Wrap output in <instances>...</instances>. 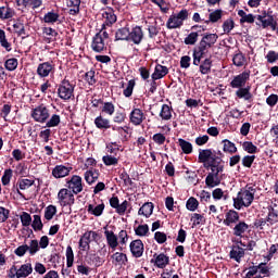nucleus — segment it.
<instances>
[{
    "label": "nucleus",
    "instance_id": "1",
    "mask_svg": "<svg viewBox=\"0 0 278 278\" xmlns=\"http://www.w3.org/2000/svg\"><path fill=\"white\" fill-rule=\"evenodd\" d=\"M224 157L225 154L220 150H199V163L203 164L206 170L211 169L205 178L206 188H216V186H220V177H218V175L225 172Z\"/></svg>",
    "mask_w": 278,
    "mask_h": 278
},
{
    "label": "nucleus",
    "instance_id": "2",
    "mask_svg": "<svg viewBox=\"0 0 278 278\" xmlns=\"http://www.w3.org/2000/svg\"><path fill=\"white\" fill-rule=\"evenodd\" d=\"M218 42V36L216 34L206 33L203 35L199 45L193 49V65L199 66L201 60L207 55L210 49L214 47V43Z\"/></svg>",
    "mask_w": 278,
    "mask_h": 278
},
{
    "label": "nucleus",
    "instance_id": "3",
    "mask_svg": "<svg viewBox=\"0 0 278 278\" xmlns=\"http://www.w3.org/2000/svg\"><path fill=\"white\" fill-rule=\"evenodd\" d=\"M255 192L256 190L252 187L247 185L242 188L237 198H233V207L235 210H242V207H251L253 201H255Z\"/></svg>",
    "mask_w": 278,
    "mask_h": 278
},
{
    "label": "nucleus",
    "instance_id": "4",
    "mask_svg": "<svg viewBox=\"0 0 278 278\" xmlns=\"http://www.w3.org/2000/svg\"><path fill=\"white\" fill-rule=\"evenodd\" d=\"M255 21L256 25L263 29H266V27H270V25H273V17L266 14V12L258 15L245 14L242 23H255Z\"/></svg>",
    "mask_w": 278,
    "mask_h": 278
},
{
    "label": "nucleus",
    "instance_id": "5",
    "mask_svg": "<svg viewBox=\"0 0 278 278\" xmlns=\"http://www.w3.org/2000/svg\"><path fill=\"white\" fill-rule=\"evenodd\" d=\"M184 21H188V10L182 9L179 13H173L167 20V29H179L184 26Z\"/></svg>",
    "mask_w": 278,
    "mask_h": 278
},
{
    "label": "nucleus",
    "instance_id": "6",
    "mask_svg": "<svg viewBox=\"0 0 278 278\" xmlns=\"http://www.w3.org/2000/svg\"><path fill=\"white\" fill-rule=\"evenodd\" d=\"M66 188L73 194H79L84 192V180L79 175H73L71 178L66 179Z\"/></svg>",
    "mask_w": 278,
    "mask_h": 278
},
{
    "label": "nucleus",
    "instance_id": "7",
    "mask_svg": "<svg viewBox=\"0 0 278 278\" xmlns=\"http://www.w3.org/2000/svg\"><path fill=\"white\" fill-rule=\"evenodd\" d=\"M58 200L61 207L75 205V193L71 192V190L66 188H63L59 190Z\"/></svg>",
    "mask_w": 278,
    "mask_h": 278
},
{
    "label": "nucleus",
    "instance_id": "8",
    "mask_svg": "<svg viewBox=\"0 0 278 278\" xmlns=\"http://www.w3.org/2000/svg\"><path fill=\"white\" fill-rule=\"evenodd\" d=\"M60 99L64 101H68V99H73V92H75V86L71 84V81L64 79L58 89Z\"/></svg>",
    "mask_w": 278,
    "mask_h": 278
},
{
    "label": "nucleus",
    "instance_id": "9",
    "mask_svg": "<svg viewBox=\"0 0 278 278\" xmlns=\"http://www.w3.org/2000/svg\"><path fill=\"white\" fill-rule=\"evenodd\" d=\"M30 116L36 123H47L51 114L49 113V109H47V106L38 105L33 109Z\"/></svg>",
    "mask_w": 278,
    "mask_h": 278
},
{
    "label": "nucleus",
    "instance_id": "10",
    "mask_svg": "<svg viewBox=\"0 0 278 278\" xmlns=\"http://www.w3.org/2000/svg\"><path fill=\"white\" fill-rule=\"evenodd\" d=\"M110 206L115 210L116 214L119 216H125V213L127 212V207H129V202L125 200L123 203H121V200H118L117 195H113L109 200Z\"/></svg>",
    "mask_w": 278,
    "mask_h": 278
},
{
    "label": "nucleus",
    "instance_id": "11",
    "mask_svg": "<svg viewBox=\"0 0 278 278\" xmlns=\"http://www.w3.org/2000/svg\"><path fill=\"white\" fill-rule=\"evenodd\" d=\"M103 229L109 249H111L113 252L116 251V249L119 247L118 236H116V233H114L112 230H109L108 225L104 226Z\"/></svg>",
    "mask_w": 278,
    "mask_h": 278
},
{
    "label": "nucleus",
    "instance_id": "12",
    "mask_svg": "<svg viewBox=\"0 0 278 278\" xmlns=\"http://www.w3.org/2000/svg\"><path fill=\"white\" fill-rule=\"evenodd\" d=\"M251 77V71H244L241 74L233 77L230 83L231 88H244L247 80Z\"/></svg>",
    "mask_w": 278,
    "mask_h": 278
},
{
    "label": "nucleus",
    "instance_id": "13",
    "mask_svg": "<svg viewBox=\"0 0 278 278\" xmlns=\"http://www.w3.org/2000/svg\"><path fill=\"white\" fill-rule=\"evenodd\" d=\"M129 248L132 257H142L144 254V243H142V240L140 239L131 241Z\"/></svg>",
    "mask_w": 278,
    "mask_h": 278
},
{
    "label": "nucleus",
    "instance_id": "14",
    "mask_svg": "<svg viewBox=\"0 0 278 278\" xmlns=\"http://www.w3.org/2000/svg\"><path fill=\"white\" fill-rule=\"evenodd\" d=\"M71 170H73L72 166L56 165L52 169V177H54V179H63V177H68L71 175Z\"/></svg>",
    "mask_w": 278,
    "mask_h": 278
},
{
    "label": "nucleus",
    "instance_id": "15",
    "mask_svg": "<svg viewBox=\"0 0 278 278\" xmlns=\"http://www.w3.org/2000/svg\"><path fill=\"white\" fill-rule=\"evenodd\" d=\"M142 38H144L142 27L135 26L129 30L128 41L134 42V45H140V42H142Z\"/></svg>",
    "mask_w": 278,
    "mask_h": 278
},
{
    "label": "nucleus",
    "instance_id": "16",
    "mask_svg": "<svg viewBox=\"0 0 278 278\" xmlns=\"http://www.w3.org/2000/svg\"><path fill=\"white\" fill-rule=\"evenodd\" d=\"M153 257L154 258L151 260V264H154L156 268H166L168 264H170V257L164 253H155Z\"/></svg>",
    "mask_w": 278,
    "mask_h": 278
},
{
    "label": "nucleus",
    "instance_id": "17",
    "mask_svg": "<svg viewBox=\"0 0 278 278\" xmlns=\"http://www.w3.org/2000/svg\"><path fill=\"white\" fill-rule=\"evenodd\" d=\"M240 220V213L233 210H229L225 214L224 225L226 227H233Z\"/></svg>",
    "mask_w": 278,
    "mask_h": 278
},
{
    "label": "nucleus",
    "instance_id": "18",
    "mask_svg": "<svg viewBox=\"0 0 278 278\" xmlns=\"http://www.w3.org/2000/svg\"><path fill=\"white\" fill-rule=\"evenodd\" d=\"M249 229V224L239 219L238 223L235 224V227H232V233L236 236V238H244V233L248 232Z\"/></svg>",
    "mask_w": 278,
    "mask_h": 278
},
{
    "label": "nucleus",
    "instance_id": "19",
    "mask_svg": "<svg viewBox=\"0 0 278 278\" xmlns=\"http://www.w3.org/2000/svg\"><path fill=\"white\" fill-rule=\"evenodd\" d=\"M18 188L16 189L17 194L21 197V199H25V194L21 192V190H29L31 186H36V180L22 178L17 180Z\"/></svg>",
    "mask_w": 278,
    "mask_h": 278
},
{
    "label": "nucleus",
    "instance_id": "20",
    "mask_svg": "<svg viewBox=\"0 0 278 278\" xmlns=\"http://www.w3.org/2000/svg\"><path fill=\"white\" fill-rule=\"evenodd\" d=\"M53 68L54 66H53V63L51 62L40 63L37 66V75L40 76L41 78L49 77V74L53 73Z\"/></svg>",
    "mask_w": 278,
    "mask_h": 278
},
{
    "label": "nucleus",
    "instance_id": "21",
    "mask_svg": "<svg viewBox=\"0 0 278 278\" xmlns=\"http://www.w3.org/2000/svg\"><path fill=\"white\" fill-rule=\"evenodd\" d=\"M91 49H93L96 53H101V51L105 49V40L103 39V35L101 33L96 34L93 37Z\"/></svg>",
    "mask_w": 278,
    "mask_h": 278
},
{
    "label": "nucleus",
    "instance_id": "22",
    "mask_svg": "<svg viewBox=\"0 0 278 278\" xmlns=\"http://www.w3.org/2000/svg\"><path fill=\"white\" fill-rule=\"evenodd\" d=\"M90 242H92V239L88 236V233L87 232L83 233V236H80V239L78 241L79 251L88 253V251H90Z\"/></svg>",
    "mask_w": 278,
    "mask_h": 278
},
{
    "label": "nucleus",
    "instance_id": "23",
    "mask_svg": "<svg viewBox=\"0 0 278 278\" xmlns=\"http://www.w3.org/2000/svg\"><path fill=\"white\" fill-rule=\"evenodd\" d=\"M144 121V113L140 109H135L130 113V123L132 125H142V122Z\"/></svg>",
    "mask_w": 278,
    "mask_h": 278
},
{
    "label": "nucleus",
    "instance_id": "24",
    "mask_svg": "<svg viewBox=\"0 0 278 278\" xmlns=\"http://www.w3.org/2000/svg\"><path fill=\"white\" fill-rule=\"evenodd\" d=\"M155 208V205L153 202H146L138 211L139 216H144L146 218H151L153 214V210Z\"/></svg>",
    "mask_w": 278,
    "mask_h": 278
},
{
    "label": "nucleus",
    "instance_id": "25",
    "mask_svg": "<svg viewBox=\"0 0 278 278\" xmlns=\"http://www.w3.org/2000/svg\"><path fill=\"white\" fill-rule=\"evenodd\" d=\"M167 73H168V67L157 64L154 68L153 74L151 75V78L154 81H157V79H163V77H166Z\"/></svg>",
    "mask_w": 278,
    "mask_h": 278
},
{
    "label": "nucleus",
    "instance_id": "26",
    "mask_svg": "<svg viewBox=\"0 0 278 278\" xmlns=\"http://www.w3.org/2000/svg\"><path fill=\"white\" fill-rule=\"evenodd\" d=\"M111 258L113 260V264H115V266H127V263L129 262L127 254L123 252H115Z\"/></svg>",
    "mask_w": 278,
    "mask_h": 278
},
{
    "label": "nucleus",
    "instance_id": "27",
    "mask_svg": "<svg viewBox=\"0 0 278 278\" xmlns=\"http://www.w3.org/2000/svg\"><path fill=\"white\" fill-rule=\"evenodd\" d=\"M230 260H235V262H238L240 264L242 257H244V249L240 248V245L232 247L230 251Z\"/></svg>",
    "mask_w": 278,
    "mask_h": 278
},
{
    "label": "nucleus",
    "instance_id": "28",
    "mask_svg": "<svg viewBox=\"0 0 278 278\" xmlns=\"http://www.w3.org/2000/svg\"><path fill=\"white\" fill-rule=\"evenodd\" d=\"M34 273V267H31V263H26L21 265L17 269V278H26L29 277Z\"/></svg>",
    "mask_w": 278,
    "mask_h": 278
},
{
    "label": "nucleus",
    "instance_id": "29",
    "mask_svg": "<svg viewBox=\"0 0 278 278\" xmlns=\"http://www.w3.org/2000/svg\"><path fill=\"white\" fill-rule=\"evenodd\" d=\"M104 210H105L104 203L98 204L97 206L92 204H88L87 206L88 214H91L92 216H97V217L102 216Z\"/></svg>",
    "mask_w": 278,
    "mask_h": 278
},
{
    "label": "nucleus",
    "instance_id": "30",
    "mask_svg": "<svg viewBox=\"0 0 278 278\" xmlns=\"http://www.w3.org/2000/svg\"><path fill=\"white\" fill-rule=\"evenodd\" d=\"M253 227L260 229V231H266L270 229V224L267 218L260 217L254 219Z\"/></svg>",
    "mask_w": 278,
    "mask_h": 278
},
{
    "label": "nucleus",
    "instance_id": "31",
    "mask_svg": "<svg viewBox=\"0 0 278 278\" xmlns=\"http://www.w3.org/2000/svg\"><path fill=\"white\" fill-rule=\"evenodd\" d=\"M16 13L13 11L12 8L4 5L0 7V20L1 21H8L10 18H14V15Z\"/></svg>",
    "mask_w": 278,
    "mask_h": 278
},
{
    "label": "nucleus",
    "instance_id": "32",
    "mask_svg": "<svg viewBox=\"0 0 278 278\" xmlns=\"http://www.w3.org/2000/svg\"><path fill=\"white\" fill-rule=\"evenodd\" d=\"M222 144L224 153H229L230 155H233V153H238V148L236 147V143L231 142L229 139H224L222 141Z\"/></svg>",
    "mask_w": 278,
    "mask_h": 278
},
{
    "label": "nucleus",
    "instance_id": "33",
    "mask_svg": "<svg viewBox=\"0 0 278 278\" xmlns=\"http://www.w3.org/2000/svg\"><path fill=\"white\" fill-rule=\"evenodd\" d=\"M88 260H89L88 264L90 266H94L96 268H99V267H101L102 264H105V260H103V257L99 256L96 253L89 254Z\"/></svg>",
    "mask_w": 278,
    "mask_h": 278
},
{
    "label": "nucleus",
    "instance_id": "34",
    "mask_svg": "<svg viewBox=\"0 0 278 278\" xmlns=\"http://www.w3.org/2000/svg\"><path fill=\"white\" fill-rule=\"evenodd\" d=\"M200 73L202 75H210L212 73V59L207 58L204 61H200Z\"/></svg>",
    "mask_w": 278,
    "mask_h": 278
},
{
    "label": "nucleus",
    "instance_id": "35",
    "mask_svg": "<svg viewBox=\"0 0 278 278\" xmlns=\"http://www.w3.org/2000/svg\"><path fill=\"white\" fill-rule=\"evenodd\" d=\"M178 144L182 151V153H185V155H190V153H192L193 148H192V143L189 141H186V139H178Z\"/></svg>",
    "mask_w": 278,
    "mask_h": 278
},
{
    "label": "nucleus",
    "instance_id": "36",
    "mask_svg": "<svg viewBox=\"0 0 278 278\" xmlns=\"http://www.w3.org/2000/svg\"><path fill=\"white\" fill-rule=\"evenodd\" d=\"M60 21V14L50 11L45 14L43 16V23H48L49 25H53L54 23H58Z\"/></svg>",
    "mask_w": 278,
    "mask_h": 278
},
{
    "label": "nucleus",
    "instance_id": "37",
    "mask_svg": "<svg viewBox=\"0 0 278 278\" xmlns=\"http://www.w3.org/2000/svg\"><path fill=\"white\" fill-rule=\"evenodd\" d=\"M102 16L105 21L104 26L108 25L110 27V25H114V23H116V14H114L112 10L105 11L102 13Z\"/></svg>",
    "mask_w": 278,
    "mask_h": 278
},
{
    "label": "nucleus",
    "instance_id": "38",
    "mask_svg": "<svg viewBox=\"0 0 278 278\" xmlns=\"http://www.w3.org/2000/svg\"><path fill=\"white\" fill-rule=\"evenodd\" d=\"M160 116L163 121H170V118H173V106L162 105Z\"/></svg>",
    "mask_w": 278,
    "mask_h": 278
},
{
    "label": "nucleus",
    "instance_id": "39",
    "mask_svg": "<svg viewBox=\"0 0 278 278\" xmlns=\"http://www.w3.org/2000/svg\"><path fill=\"white\" fill-rule=\"evenodd\" d=\"M94 125L98 129H110V127H112L110 125V119H105L101 115L96 117Z\"/></svg>",
    "mask_w": 278,
    "mask_h": 278
},
{
    "label": "nucleus",
    "instance_id": "40",
    "mask_svg": "<svg viewBox=\"0 0 278 278\" xmlns=\"http://www.w3.org/2000/svg\"><path fill=\"white\" fill-rule=\"evenodd\" d=\"M242 149L243 151L252 155H254V153H260V149L257 148V146L253 144V141H244L242 143Z\"/></svg>",
    "mask_w": 278,
    "mask_h": 278
},
{
    "label": "nucleus",
    "instance_id": "41",
    "mask_svg": "<svg viewBox=\"0 0 278 278\" xmlns=\"http://www.w3.org/2000/svg\"><path fill=\"white\" fill-rule=\"evenodd\" d=\"M67 8H72L70 10V14H79V5H81V0H66Z\"/></svg>",
    "mask_w": 278,
    "mask_h": 278
},
{
    "label": "nucleus",
    "instance_id": "42",
    "mask_svg": "<svg viewBox=\"0 0 278 278\" xmlns=\"http://www.w3.org/2000/svg\"><path fill=\"white\" fill-rule=\"evenodd\" d=\"M33 218L31 227L34 231H42L45 224H42V218L40 215H34Z\"/></svg>",
    "mask_w": 278,
    "mask_h": 278
},
{
    "label": "nucleus",
    "instance_id": "43",
    "mask_svg": "<svg viewBox=\"0 0 278 278\" xmlns=\"http://www.w3.org/2000/svg\"><path fill=\"white\" fill-rule=\"evenodd\" d=\"M102 162H103L104 166H117L118 157L106 154L102 157Z\"/></svg>",
    "mask_w": 278,
    "mask_h": 278
},
{
    "label": "nucleus",
    "instance_id": "44",
    "mask_svg": "<svg viewBox=\"0 0 278 278\" xmlns=\"http://www.w3.org/2000/svg\"><path fill=\"white\" fill-rule=\"evenodd\" d=\"M186 207L189 212H197V210H199V200L194 197L189 198L187 200Z\"/></svg>",
    "mask_w": 278,
    "mask_h": 278
},
{
    "label": "nucleus",
    "instance_id": "45",
    "mask_svg": "<svg viewBox=\"0 0 278 278\" xmlns=\"http://www.w3.org/2000/svg\"><path fill=\"white\" fill-rule=\"evenodd\" d=\"M75 262V253L73 252V248L68 245L66 248V265L67 268H73V263Z\"/></svg>",
    "mask_w": 278,
    "mask_h": 278
},
{
    "label": "nucleus",
    "instance_id": "46",
    "mask_svg": "<svg viewBox=\"0 0 278 278\" xmlns=\"http://www.w3.org/2000/svg\"><path fill=\"white\" fill-rule=\"evenodd\" d=\"M116 40H129V28H119L115 34Z\"/></svg>",
    "mask_w": 278,
    "mask_h": 278
},
{
    "label": "nucleus",
    "instance_id": "47",
    "mask_svg": "<svg viewBox=\"0 0 278 278\" xmlns=\"http://www.w3.org/2000/svg\"><path fill=\"white\" fill-rule=\"evenodd\" d=\"M232 62H233L235 66H239V67L244 66V64H247V56H244L243 53L239 52L233 55Z\"/></svg>",
    "mask_w": 278,
    "mask_h": 278
},
{
    "label": "nucleus",
    "instance_id": "48",
    "mask_svg": "<svg viewBox=\"0 0 278 278\" xmlns=\"http://www.w3.org/2000/svg\"><path fill=\"white\" fill-rule=\"evenodd\" d=\"M13 175L14 172L12 170V168L5 169L1 178L2 186H10V181H12Z\"/></svg>",
    "mask_w": 278,
    "mask_h": 278
},
{
    "label": "nucleus",
    "instance_id": "49",
    "mask_svg": "<svg viewBox=\"0 0 278 278\" xmlns=\"http://www.w3.org/2000/svg\"><path fill=\"white\" fill-rule=\"evenodd\" d=\"M135 233L140 238H144V236H149V225L147 224L139 225L137 228H135Z\"/></svg>",
    "mask_w": 278,
    "mask_h": 278
},
{
    "label": "nucleus",
    "instance_id": "50",
    "mask_svg": "<svg viewBox=\"0 0 278 278\" xmlns=\"http://www.w3.org/2000/svg\"><path fill=\"white\" fill-rule=\"evenodd\" d=\"M0 45L5 49V51H12V45L8 42V39L5 38V30L0 29Z\"/></svg>",
    "mask_w": 278,
    "mask_h": 278
},
{
    "label": "nucleus",
    "instance_id": "51",
    "mask_svg": "<svg viewBox=\"0 0 278 278\" xmlns=\"http://www.w3.org/2000/svg\"><path fill=\"white\" fill-rule=\"evenodd\" d=\"M236 94L239 99H244L245 101H249V99H251L252 97L251 92L249 91V88L242 87H240L239 90H237Z\"/></svg>",
    "mask_w": 278,
    "mask_h": 278
},
{
    "label": "nucleus",
    "instance_id": "52",
    "mask_svg": "<svg viewBox=\"0 0 278 278\" xmlns=\"http://www.w3.org/2000/svg\"><path fill=\"white\" fill-rule=\"evenodd\" d=\"M54 214H58V207H55V205H49L48 207H46V211H45L46 220H52Z\"/></svg>",
    "mask_w": 278,
    "mask_h": 278
},
{
    "label": "nucleus",
    "instance_id": "53",
    "mask_svg": "<svg viewBox=\"0 0 278 278\" xmlns=\"http://www.w3.org/2000/svg\"><path fill=\"white\" fill-rule=\"evenodd\" d=\"M199 40V33L192 31L185 38V45H197Z\"/></svg>",
    "mask_w": 278,
    "mask_h": 278
},
{
    "label": "nucleus",
    "instance_id": "54",
    "mask_svg": "<svg viewBox=\"0 0 278 278\" xmlns=\"http://www.w3.org/2000/svg\"><path fill=\"white\" fill-rule=\"evenodd\" d=\"M38 251H40V245L38 243V240L34 239L28 245V253L29 255H36Z\"/></svg>",
    "mask_w": 278,
    "mask_h": 278
},
{
    "label": "nucleus",
    "instance_id": "55",
    "mask_svg": "<svg viewBox=\"0 0 278 278\" xmlns=\"http://www.w3.org/2000/svg\"><path fill=\"white\" fill-rule=\"evenodd\" d=\"M4 66L7 71H16V68L18 67V60L14 58L8 59L4 63Z\"/></svg>",
    "mask_w": 278,
    "mask_h": 278
},
{
    "label": "nucleus",
    "instance_id": "56",
    "mask_svg": "<svg viewBox=\"0 0 278 278\" xmlns=\"http://www.w3.org/2000/svg\"><path fill=\"white\" fill-rule=\"evenodd\" d=\"M253 162H255V155H245L242 157V166H244V168H251Z\"/></svg>",
    "mask_w": 278,
    "mask_h": 278
},
{
    "label": "nucleus",
    "instance_id": "57",
    "mask_svg": "<svg viewBox=\"0 0 278 278\" xmlns=\"http://www.w3.org/2000/svg\"><path fill=\"white\" fill-rule=\"evenodd\" d=\"M20 218L23 227H29L31 225V215L29 213L23 212Z\"/></svg>",
    "mask_w": 278,
    "mask_h": 278
},
{
    "label": "nucleus",
    "instance_id": "58",
    "mask_svg": "<svg viewBox=\"0 0 278 278\" xmlns=\"http://www.w3.org/2000/svg\"><path fill=\"white\" fill-rule=\"evenodd\" d=\"M152 140L153 142H155V144H159V147H162V144L166 142V136H164V134L162 132H157L153 135Z\"/></svg>",
    "mask_w": 278,
    "mask_h": 278
},
{
    "label": "nucleus",
    "instance_id": "59",
    "mask_svg": "<svg viewBox=\"0 0 278 278\" xmlns=\"http://www.w3.org/2000/svg\"><path fill=\"white\" fill-rule=\"evenodd\" d=\"M119 179H122L126 186H134V181L131 180V177H129L127 170H123L119 174Z\"/></svg>",
    "mask_w": 278,
    "mask_h": 278
},
{
    "label": "nucleus",
    "instance_id": "60",
    "mask_svg": "<svg viewBox=\"0 0 278 278\" xmlns=\"http://www.w3.org/2000/svg\"><path fill=\"white\" fill-rule=\"evenodd\" d=\"M117 238L119 240V244H122V247H125V244H127V240H129V235L127 233V230H121Z\"/></svg>",
    "mask_w": 278,
    "mask_h": 278
},
{
    "label": "nucleus",
    "instance_id": "61",
    "mask_svg": "<svg viewBox=\"0 0 278 278\" xmlns=\"http://www.w3.org/2000/svg\"><path fill=\"white\" fill-rule=\"evenodd\" d=\"M60 125V115L54 114L51 118L46 123V127H58Z\"/></svg>",
    "mask_w": 278,
    "mask_h": 278
},
{
    "label": "nucleus",
    "instance_id": "62",
    "mask_svg": "<svg viewBox=\"0 0 278 278\" xmlns=\"http://www.w3.org/2000/svg\"><path fill=\"white\" fill-rule=\"evenodd\" d=\"M136 86L135 80H129L126 88L124 89V96L131 97L134 94V87Z\"/></svg>",
    "mask_w": 278,
    "mask_h": 278
},
{
    "label": "nucleus",
    "instance_id": "63",
    "mask_svg": "<svg viewBox=\"0 0 278 278\" xmlns=\"http://www.w3.org/2000/svg\"><path fill=\"white\" fill-rule=\"evenodd\" d=\"M27 251H29V245L23 244V245L17 247L14 250V253L17 255V257H23L25 255V253H27Z\"/></svg>",
    "mask_w": 278,
    "mask_h": 278
},
{
    "label": "nucleus",
    "instance_id": "64",
    "mask_svg": "<svg viewBox=\"0 0 278 278\" xmlns=\"http://www.w3.org/2000/svg\"><path fill=\"white\" fill-rule=\"evenodd\" d=\"M154 240L157 242V244H164V242H166V240H167V237L164 232L156 231L154 233Z\"/></svg>",
    "mask_w": 278,
    "mask_h": 278
}]
</instances>
